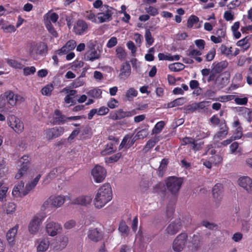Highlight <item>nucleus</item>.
Listing matches in <instances>:
<instances>
[{
    "mask_svg": "<svg viewBox=\"0 0 252 252\" xmlns=\"http://www.w3.org/2000/svg\"><path fill=\"white\" fill-rule=\"evenodd\" d=\"M199 22V18L195 15H191L187 21V27L191 28L193 25Z\"/></svg>",
    "mask_w": 252,
    "mask_h": 252,
    "instance_id": "obj_47",
    "label": "nucleus"
},
{
    "mask_svg": "<svg viewBox=\"0 0 252 252\" xmlns=\"http://www.w3.org/2000/svg\"><path fill=\"white\" fill-rule=\"evenodd\" d=\"M58 19L57 13L49 11L44 16V23L45 25H52V23H56Z\"/></svg>",
    "mask_w": 252,
    "mask_h": 252,
    "instance_id": "obj_26",
    "label": "nucleus"
},
{
    "mask_svg": "<svg viewBox=\"0 0 252 252\" xmlns=\"http://www.w3.org/2000/svg\"><path fill=\"white\" fill-rule=\"evenodd\" d=\"M92 201V196L90 195H82L76 197L72 204L79 205L81 206H87L90 205Z\"/></svg>",
    "mask_w": 252,
    "mask_h": 252,
    "instance_id": "obj_21",
    "label": "nucleus"
},
{
    "mask_svg": "<svg viewBox=\"0 0 252 252\" xmlns=\"http://www.w3.org/2000/svg\"><path fill=\"white\" fill-rule=\"evenodd\" d=\"M76 46V41L73 39L69 40L61 49L56 50L55 54L59 56H62L73 50Z\"/></svg>",
    "mask_w": 252,
    "mask_h": 252,
    "instance_id": "obj_15",
    "label": "nucleus"
},
{
    "mask_svg": "<svg viewBox=\"0 0 252 252\" xmlns=\"http://www.w3.org/2000/svg\"><path fill=\"white\" fill-rule=\"evenodd\" d=\"M239 185L248 193L252 192V179L248 176H243L238 180Z\"/></svg>",
    "mask_w": 252,
    "mask_h": 252,
    "instance_id": "obj_18",
    "label": "nucleus"
},
{
    "mask_svg": "<svg viewBox=\"0 0 252 252\" xmlns=\"http://www.w3.org/2000/svg\"><path fill=\"white\" fill-rule=\"evenodd\" d=\"M49 119L50 123L54 125L63 124L66 122V117L58 109L55 110L54 114Z\"/></svg>",
    "mask_w": 252,
    "mask_h": 252,
    "instance_id": "obj_16",
    "label": "nucleus"
},
{
    "mask_svg": "<svg viewBox=\"0 0 252 252\" xmlns=\"http://www.w3.org/2000/svg\"><path fill=\"white\" fill-rule=\"evenodd\" d=\"M183 182V180L181 178H177L175 176H172L168 178L166 180V185L168 190L173 195H176Z\"/></svg>",
    "mask_w": 252,
    "mask_h": 252,
    "instance_id": "obj_4",
    "label": "nucleus"
},
{
    "mask_svg": "<svg viewBox=\"0 0 252 252\" xmlns=\"http://www.w3.org/2000/svg\"><path fill=\"white\" fill-rule=\"evenodd\" d=\"M8 190V188L5 186H2V184L0 183V200L3 201L6 197V194Z\"/></svg>",
    "mask_w": 252,
    "mask_h": 252,
    "instance_id": "obj_58",
    "label": "nucleus"
},
{
    "mask_svg": "<svg viewBox=\"0 0 252 252\" xmlns=\"http://www.w3.org/2000/svg\"><path fill=\"white\" fill-rule=\"evenodd\" d=\"M249 38L247 36L237 41L236 45L242 48L243 52L247 50L250 47V44L249 42Z\"/></svg>",
    "mask_w": 252,
    "mask_h": 252,
    "instance_id": "obj_38",
    "label": "nucleus"
},
{
    "mask_svg": "<svg viewBox=\"0 0 252 252\" xmlns=\"http://www.w3.org/2000/svg\"><path fill=\"white\" fill-rule=\"evenodd\" d=\"M53 130L54 132L56 138L61 136L64 131L63 127L61 126L53 127Z\"/></svg>",
    "mask_w": 252,
    "mask_h": 252,
    "instance_id": "obj_61",
    "label": "nucleus"
},
{
    "mask_svg": "<svg viewBox=\"0 0 252 252\" xmlns=\"http://www.w3.org/2000/svg\"><path fill=\"white\" fill-rule=\"evenodd\" d=\"M36 71V68L34 66L25 67L23 68V74L25 76H28L33 74Z\"/></svg>",
    "mask_w": 252,
    "mask_h": 252,
    "instance_id": "obj_57",
    "label": "nucleus"
},
{
    "mask_svg": "<svg viewBox=\"0 0 252 252\" xmlns=\"http://www.w3.org/2000/svg\"><path fill=\"white\" fill-rule=\"evenodd\" d=\"M45 218L44 214H37L30 221L28 225L29 233L32 235L37 234L39 229L40 225Z\"/></svg>",
    "mask_w": 252,
    "mask_h": 252,
    "instance_id": "obj_6",
    "label": "nucleus"
},
{
    "mask_svg": "<svg viewBox=\"0 0 252 252\" xmlns=\"http://www.w3.org/2000/svg\"><path fill=\"white\" fill-rule=\"evenodd\" d=\"M44 134L45 138L48 140L56 138L54 132L53 130V128L45 130L44 131Z\"/></svg>",
    "mask_w": 252,
    "mask_h": 252,
    "instance_id": "obj_51",
    "label": "nucleus"
},
{
    "mask_svg": "<svg viewBox=\"0 0 252 252\" xmlns=\"http://www.w3.org/2000/svg\"><path fill=\"white\" fill-rule=\"evenodd\" d=\"M215 35H211V40L214 43H221L226 37V30L223 28H220L217 30Z\"/></svg>",
    "mask_w": 252,
    "mask_h": 252,
    "instance_id": "obj_22",
    "label": "nucleus"
},
{
    "mask_svg": "<svg viewBox=\"0 0 252 252\" xmlns=\"http://www.w3.org/2000/svg\"><path fill=\"white\" fill-rule=\"evenodd\" d=\"M165 126V123L163 121L158 122L152 129V134H157L159 133L163 128Z\"/></svg>",
    "mask_w": 252,
    "mask_h": 252,
    "instance_id": "obj_41",
    "label": "nucleus"
},
{
    "mask_svg": "<svg viewBox=\"0 0 252 252\" xmlns=\"http://www.w3.org/2000/svg\"><path fill=\"white\" fill-rule=\"evenodd\" d=\"M48 51L47 45L43 42L36 44L33 48L30 50L31 54H42L46 53Z\"/></svg>",
    "mask_w": 252,
    "mask_h": 252,
    "instance_id": "obj_25",
    "label": "nucleus"
},
{
    "mask_svg": "<svg viewBox=\"0 0 252 252\" xmlns=\"http://www.w3.org/2000/svg\"><path fill=\"white\" fill-rule=\"evenodd\" d=\"M201 54L200 51L196 49H189L188 51V56L193 58L198 63H200L202 61V58L200 57Z\"/></svg>",
    "mask_w": 252,
    "mask_h": 252,
    "instance_id": "obj_34",
    "label": "nucleus"
},
{
    "mask_svg": "<svg viewBox=\"0 0 252 252\" xmlns=\"http://www.w3.org/2000/svg\"><path fill=\"white\" fill-rule=\"evenodd\" d=\"M46 29L48 31L50 32L51 34L54 37H57L58 36V34L55 29L54 28L52 25H45Z\"/></svg>",
    "mask_w": 252,
    "mask_h": 252,
    "instance_id": "obj_63",
    "label": "nucleus"
},
{
    "mask_svg": "<svg viewBox=\"0 0 252 252\" xmlns=\"http://www.w3.org/2000/svg\"><path fill=\"white\" fill-rule=\"evenodd\" d=\"M1 28L5 32L7 33L13 32L16 30V28L12 25H5Z\"/></svg>",
    "mask_w": 252,
    "mask_h": 252,
    "instance_id": "obj_60",
    "label": "nucleus"
},
{
    "mask_svg": "<svg viewBox=\"0 0 252 252\" xmlns=\"http://www.w3.org/2000/svg\"><path fill=\"white\" fill-rule=\"evenodd\" d=\"M40 177L41 175L38 174L32 181L26 184L25 189L27 194L36 186Z\"/></svg>",
    "mask_w": 252,
    "mask_h": 252,
    "instance_id": "obj_37",
    "label": "nucleus"
},
{
    "mask_svg": "<svg viewBox=\"0 0 252 252\" xmlns=\"http://www.w3.org/2000/svg\"><path fill=\"white\" fill-rule=\"evenodd\" d=\"M216 55V50L215 48L211 49L207 54L206 55V59L207 61H212Z\"/></svg>",
    "mask_w": 252,
    "mask_h": 252,
    "instance_id": "obj_64",
    "label": "nucleus"
},
{
    "mask_svg": "<svg viewBox=\"0 0 252 252\" xmlns=\"http://www.w3.org/2000/svg\"><path fill=\"white\" fill-rule=\"evenodd\" d=\"M131 72V66L128 62L123 63L120 69L119 77L121 79L125 80L129 77Z\"/></svg>",
    "mask_w": 252,
    "mask_h": 252,
    "instance_id": "obj_19",
    "label": "nucleus"
},
{
    "mask_svg": "<svg viewBox=\"0 0 252 252\" xmlns=\"http://www.w3.org/2000/svg\"><path fill=\"white\" fill-rule=\"evenodd\" d=\"M101 54L99 51H97L94 48H92L85 54V59L86 61L94 62L100 58Z\"/></svg>",
    "mask_w": 252,
    "mask_h": 252,
    "instance_id": "obj_24",
    "label": "nucleus"
},
{
    "mask_svg": "<svg viewBox=\"0 0 252 252\" xmlns=\"http://www.w3.org/2000/svg\"><path fill=\"white\" fill-rule=\"evenodd\" d=\"M8 171V168L5 165V161L2 159L0 163V178L5 176Z\"/></svg>",
    "mask_w": 252,
    "mask_h": 252,
    "instance_id": "obj_46",
    "label": "nucleus"
},
{
    "mask_svg": "<svg viewBox=\"0 0 252 252\" xmlns=\"http://www.w3.org/2000/svg\"><path fill=\"white\" fill-rule=\"evenodd\" d=\"M182 223L180 219L171 222L165 229L166 233L168 235L176 234L182 228Z\"/></svg>",
    "mask_w": 252,
    "mask_h": 252,
    "instance_id": "obj_12",
    "label": "nucleus"
},
{
    "mask_svg": "<svg viewBox=\"0 0 252 252\" xmlns=\"http://www.w3.org/2000/svg\"><path fill=\"white\" fill-rule=\"evenodd\" d=\"M18 225H16L13 228L8 230L6 234V239L10 245L12 246L14 244L15 237L17 233Z\"/></svg>",
    "mask_w": 252,
    "mask_h": 252,
    "instance_id": "obj_28",
    "label": "nucleus"
},
{
    "mask_svg": "<svg viewBox=\"0 0 252 252\" xmlns=\"http://www.w3.org/2000/svg\"><path fill=\"white\" fill-rule=\"evenodd\" d=\"M149 134L148 129L147 128L142 129L137 132L135 135L136 139H143L146 137Z\"/></svg>",
    "mask_w": 252,
    "mask_h": 252,
    "instance_id": "obj_50",
    "label": "nucleus"
},
{
    "mask_svg": "<svg viewBox=\"0 0 252 252\" xmlns=\"http://www.w3.org/2000/svg\"><path fill=\"white\" fill-rule=\"evenodd\" d=\"M63 171V168L61 167L53 168L44 180L45 184L48 183L50 180L56 178Z\"/></svg>",
    "mask_w": 252,
    "mask_h": 252,
    "instance_id": "obj_31",
    "label": "nucleus"
},
{
    "mask_svg": "<svg viewBox=\"0 0 252 252\" xmlns=\"http://www.w3.org/2000/svg\"><path fill=\"white\" fill-rule=\"evenodd\" d=\"M196 111H200L202 110H205L208 109L209 106V102L206 101H202L199 102H195Z\"/></svg>",
    "mask_w": 252,
    "mask_h": 252,
    "instance_id": "obj_42",
    "label": "nucleus"
},
{
    "mask_svg": "<svg viewBox=\"0 0 252 252\" xmlns=\"http://www.w3.org/2000/svg\"><path fill=\"white\" fill-rule=\"evenodd\" d=\"M122 154L121 153H118L110 157L105 158V162L108 163L116 162L120 158Z\"/></svg>",
    "mask_w": 252,
    "mask_h": 252,
    "instance_id": "obj_49",
    "label": "nucleus"
},
{
    "mask_svg": "<svg viewBox=\"0 0 252 252\" xmlns=\"http://www.w3.org/2000/svg\"><path fill=\"white\" fill-rule=\"evenodd\" d=\"M135 110L125 111L123 109H119L114 113L110 115V119L113 120H121L126 117H130L135 114Z\"/></svg>",
    "mask_w": 252,
    "mask_h": 252,
    "instance_id": "obj_14",
    "label": "nucleus"
},
{
    "mask_svg": "<svg viewBox=\"0 0 252 252\" xmlns=\"http://www.w3.org/2000/svg\"><path fill=\"white\" fill-rule=\"evenodd\" d=\"M12 194L15 197H22L27 194V191H25L24 183L23 181H21L15 186Z\"/></svg>",
    "mask_w": 252,
    "mask_h": 252,
    "instance_id": "obj_20",
    "label": "nucleus"
},
{
    "mask_svg": "<svg viewBox=\"0 0 252 252\" xmlns=\"http://www.w3.org/2000/svg\"><path fill=\"white\" fill-rule=\"evenodd\" d=\"M186 102L187 98L185 97H181L168 103L166 104V107L168 108H170L176 106H179L183 105Z\"/></svg>",
    "mask_w": 252,
    "mask_h": 252,
    "instance_id": "obj_33",
    "label": "nucleus"
},
{
    "mask_svg": "<svg viewBox=\"0 0 252 252\" xmlns=\"http://www.w3.org/2000/svg\"><path fill=\"white\" fill-rule=\"evenodd\" d=\"M219 50L222 54L225 55L226 56H229L231 55V47H227L225 45L222 44L220 46Z\"/></svg>",
    "mask_w": 252,
    "mask_h": 252,
    "instance_id": "obj_53",
    "label": "nucleus"
},
{
    "mask_svg": "<svg viewBox=\"0 0 252 252\" xmlns=\"http://www.w3.org/2000/svg\"><path fill=\"white\" fill-rule=\"evenodd\" d=\"M115 9L108 5L104 4L97 13L98 23H103L108 22L112 20Z\"/></svg>",
    "mask_w": 252,
    "mask_h": 252,
    "instance_id": "obj_3",
    "label": "nucleus"
},
{
    "mask_svg": "<svg viewBox=\"0 0 252 252\" xmlns=\"http://www.w3.org/2000/svg\"><path fill=\"white\" fill-rule=\"evenodd\" d=\"M18 164L19 166L18 172L15 175V178L17 179H20L23 175H24L29 167L30 164V159L28 156H23L18 161Z\"/></svg>",
    "mask_w": 252,
    "mask_h": 252,
    "instance_id": "obj_7",
    "label": "nucleus"
},
{
    "mask_svg": "<svg viewBox=\"0 0 252 252\" xmlns=\"http://www.w3.org/2000/svg\"><path fill=\"white\" fill-rule=\"evenodd\" d=\"M54 87L52 84H48L42 89L41 94L44 95H50Z\"/></svg>",
    "mask_w": 252,
    "mask_h": 252,
    "instance_id": "obj_48",
    "label": "nucleus"
},
{
    "mask_svg": "<svg viewBox=\"0 0 252 252\" xmlns=\"http://www.w3.org/2000/svg\"><path fill=\"white\" fill-rule=\"evenodd\" d=\"M89 29V24L84 20H78L74 24L73 32L77 35L86 34Z\"/></svg>",
    "mask_w": 252,
    "mask_h": 252,
    "instance_id": "obj_10",
    "label": "nucleus"
},
{
    "mask_svg": "<svg viewBox=\"0 0 252 252\" xmlns=\"http://www.w3.org/2000/svg\"><path fill=\"white\" fill-rule=\"evenodd\" d=\"M66 200H70L69 196L53 195L50 196L44 202L43 207L45 209L49 207L58 208L61 207Z\"/></svg>",
    "mask_w": 252,
    "mask_h": 252,
    "instance_id": "obj_2",
    "label": "nucleus"
},
{
    "mask_svg": "<svg viewBox=\"0 0 252 252\" xmlns=\"http://www.w3.org/2000/svg\"><path fill=\"white\" fill-rule=\"evenodd\" d=\"M6 62L12 67L16 69H22L23 68L22 63L18 61L7 59H6Z\"/></svg>",
    "mask_w": 252,
    "mask_h": 252,
    "instance_id": "obj_44",
    "label": "nucleus"
},
{
    "mask_svg": "<svg viewBox=\"0 0 252 252\" xmlns=\"http://www.w3.org/2000/svg\"><path fill=\"white\" fill-rule=\"evenodd\" d=\"M117 57L121 61L125 60L127 56L125 50L120 46H118L116 49Z\"/></svg>",
    "mask_w": 252,
    "mask_h": 252,
    "instance_id": "obj_39",
    "label": "nucleus"
},
{
    "mask_svg": "<svg viewBox=\"0 0 252 252\" xmlns=\"http://www.w3.org/2000/svg\"><path fill=\"white\" fill-rule=\"evenodd\" d=\"M159 140V137L158 136H155L154 137L152 138L150 140H149L146 144L144 146V150L145 152H147L153 147L155 146V145L157 143Z\"/></svg>",
    "mask_w": 252,
    "mask_h": 252,
    "instance_id": "obj_36",
    "label": "nucleus"
},
{
    "mask_svg": "<svg viewBox=\"0 0 252 252\" xmlns=\"http://www.w3.org/2000/svg\"><path fill=\"white\" fill-rule=\"evenodd\" d=\"M168 67L171 71L178 72L184 69L185 66L181 63H175L169 64Z\"/></svg>",
    "mask_w": 252,
    "mask_h": 252,
    "instance_id": "obj_40",
    "label": "nucleus"
},
{
    "mask_svg": "<svg viewBox=\"0 0 252 252\" xmlns=\"http://www.w3.org/2000/svg\"><path fill=\"white\" fill-rule=\"evenodd\" d=\"M112 190L110 185L104 184L97 190L94 199V204L97 209L105 206L112 199Z\"/></svg>",
    "mask_w": 252,
    "mask_h": 252,
    "instance_id": "obj_1",
    "label": "nucleus"
},
{
    "mask_svg": "<svg viewBox=\"0 0 252 252\" xmlns=\"http://www.w3.org/2000/svg\"><path fill=\"white\" fill-rule=\"evenodd\" d=\"M50 244L49 238L48 237L38 239L35 243L37 252H46L49 249Z\"/></svg>",
    "mask_w": 252,
    "mask_h": 252,
    "instance_id": "obj_13",
    "label": "nucleus"
},
{
    "mask_svg": "<svg viewBox=\"0 0 252 252\" xmlns=\"http://www.w3.org/2000/svg\"><path fill=\"white\" fill-rule=\"evenodd\" d=\"M222 185L220 183L216 184L212 190L213 197L218 200H220L222 197Z\"/></svg>",
    "mask_w": 252,
    "mask_h": 252,
    "instance_id": "obj_30",
    "label": "nucleus"
},
{
    "mask_svg": "<svg viewBox=\"0 0 252 252\" xmlns=\"http://www.w3.org/2000/svg\"><path fill=\"white\" fill-rule=\"evenodd\" d=\"M86 18L92 22L98 23L97 14L95 15L92 11H87L85 14Z\"/></svg>",
    "mask_w": 252,
    "mask_h": 252,
    "instance_id": "obj_52",
    "label": "nucleus"
},
{
    "mask_svg": "<svg viewBox=\"0 0 252 252\" xmlns=\"http://www.w3.org/2000/svg\"><path fill=\"white\" fill-rule=\"evenodd\" d=\"M16 208V204L13 202H9L6 207V211L7 214H11L15 212Z\"/></svg>",
    "mask_w": 252,
    "mask_h": 252,
    "instance_id": "obj_55",
    "label": "nucleus"
},
{
    "mask_svg": "<svg viewBox=\"0 0 252 252\" xmlns=\"http://www.w3.org/2000/svg\"><path fill=\"white\" fill-rule=\"evenodd\" d=\"M4 97L7 103L11 106H14L18 101H21L23 98L18 94H15L11 91L5 92L3 94Z\"/></svg>",
    "mask_w": 252,
    "mask_h": 252,
    "instance_id": "obj_17",
    "label": "nucleus"
},
{
    "mask_svg": "<svg viewBox=\"0 0 252 252\" xmlns=\"http://www.w3.org/2000/svg\"><path fill=\"white\" fill-rule=\"evenodd\" d=\"M129 141V135L125 136L119 145V149H125L126 150L129 148L131 147Z\"/></svg>",
    "mask_w": 252,
    "mask_h": 252,
    "instance_id": "obj_43",
    "label": "nucleus"
},
{
    "mask_svg": "<svg viewBox=\"0 0 252 252\" xmlns=\"http://www.w3.org/2000/svg\"><path fill=\"white\" fill-rule=\"evenodd\" d=\"M88 237L91 241L97 242L102 239V235L97 229L94 228L89 230L88 233Z\"/></svg>",
    "mask_w": 252,
    "mask_h": 252,
    "instance_id": "obj_27",
    "label": "nucleus"
},
{
    "mask_svg": "<svg viewBox=\"0 0 252 252\" xmlns=\"http://www.w3.org/2000/svg\"><path fill=\"white\" fill-rule=\"evenodd\" d=\"M8 125L16 132L21 133L24 128L23 123L16 116L10 115L7 118Z\"/></svg>",
    "mask_w": 252,
    "mask_h": 252,
    "instance_id": "obj_8",
    "label": "nucleus"
},
{
    "mask_svg": "<svg viewBox=\"0 0 252 252\" xmlns=\"http://www.w3.org/2000/svg\"><path fill=\"white\" fill-rule=\"evenodd\" d=\"M86 94L89 96L95 99L100 98L102 97L101 90L97 88L89 90Z\"/></svg>",
    "mask_w": 252,
    "mask_h": 252,
    "instance_id": "obj_35",
    "label": "nucleus"
},
{
    "mask_svg": "<svg viewBox=\"0 0 252 252\" xmlns=\"http://www.w3.org/2000/svg\"><path fill=\"white\" fill-rule=\"evenodd\" d=\"M46 223L45 230L49 236L54 237L61 232L62 227L61 224L53 221H47Z\"/></svg>",
    "mask_w": 252,
    "mask_h": 252,
    "instance_id": "obj_11",
    "label": "nucleus"
},
{
    "mask_svg": "<svg viewBox=\"0 0 252 252\" xmlns=\"http://www.w3.org/2000/svg\"><path fill=\"white\" fill-rule=\"evenodd\" d=\"M222 157L220 155H215L212 156L210 160L215 165L220 164L222 161Z\"/></svg>",
    "mask_w": 252,
    "mask_h": 252,
    "instance_id": "obj_59",
    "label": "nucleus"
},
{
    "mask_svg": "<svg viewBox=\"0 0 252 252\" xmlns=\"http://www.w3.org/2000/svg\"><path fill=\"white\" fill-rule=\"evenodd\" d=\"M68 242V238L65 236H62L60 237L59 242L54 246V249L56 251H61L67 246Z\"/></svg>",
    "mask_w": 252,
    "mask_h": 252,
    "instance_id": "obj_32",
    "label": "nucleus"
},
{
    "mask_svg": "<svg viewBox=\"0 0 252 252\" xmlns=\"http://www.w3.org/2000/svg\"><path fill=\"white\" fill-rule=\"evenodd\" d=\"M115 150L113 147V144L110 143L107 144L104 150L101 152V154L102 156H106L107 155L111 154Z\"/></svg>",
    "mask_w": 252,
    "mask_h": 252,
    "instance_id": "obj_45",
    "label": "nucleus"
},
{
    "mask_svg": "<svg viewBox=\"0 0 252 252\" xmlns=\"http://www.w3.org/2000/svg\"><path fill=\"white\" fill-rule=\"evenodd\" d=\"M229 128L225 123L220 125L219 131L214 135V139L220 140L224 138L228 134Z\"/></svg>",
    "mask_w": 252,
    "mask_h": 252,
    "instance_id": "obj_23",
    "label": "nucleus"
},
{
    "mask_svg": "<svg viewBox=\"0 0 252 252\" xmlns=\"http://www.w3.org/2000/svg\"><path fill=\"white\" fill-rule=\"evenodd\" d=\"M107 106L111 109H114L118 106V101L114 98H111L107 103Z\"/></svg>",
    "mask_w": 252,
    "mask_h": 252,
    "instance_id": "obj_62",
    "label": "nucleus"
},
{
    "mask_svg": "<svg viewBox=\"0 0 252 252\" xmlns=\"http://www.w3.org/2000/svg\"><path fill=\"white\" fill-rule=\"evenodd\" d=\"M138 92L134 88H129L125 93L124 100L131 102L138 95Z\"/></svg>",
    "mask_w": 252,
    "mask_h": 252,
    "instance_id": "obj_29",
    "label": "nucleus"
},
{
    "mask_svg": "<svg viewBox=\"0 0 252 252\" xmlns=\"http://www.w3.org/2000/svg\"><path fill=\"white\" fill-rule=\"evenodd\" d=\"M184 113L186 114L191 113L196 111L194 103L184 106L182 108Z\"/></svg>",
    "mask_w": 252,
    "mask_h": 252,
    "instance_id": "obj_54",
    "label": "nucleus"
},
{
    "mask_svg": "<svg viewBox=\"0 0 252 252\" xmlns=\"http://www.w3.org/2000/svg\"><path fill=\"white\" fill-rule=\"evenodd\" d=\"M91 174L95 182L101 183L105 178L106 170L103 167L96 165L92 169Z\"/></svg>",
    "mask_w": 252,
    "mask_h": 252,
    "instance_id": "obj_9",
    "label": "nucleus"
},
{
    "mask_svg": "<svg viewBox=\"0 0 252 252\" xmlns=\"http://www.w3.org/2000/svg\"><path fill=\"white\" fill-rule=\"evenodd\" d=\"M188 236L186 233H181L174 239L172 244V250L175 252H181L186 247Z\"/></svg>",
    "mask_w": 252,
    "mask_h": 252,
    "instance_id": "obj_5",
    "label": "nucleus"
},
{
    "mask_svg": "<svg viewBox=\"0 0 252 252\" xmlns=\"http://www.w3.org/2000/svg\"><path fill=\"white\" fill-rule=\"evenodd\" d=\"M145 40L149 46H151L154 43V39L152 36V34L149 30L146 31L145 32Z\"/></svg>",
    "mask_w": 252,
    "mask_h": 252,
    "instance_id": "obj_56",
    "label": "nucleus"
}]
</instances>
